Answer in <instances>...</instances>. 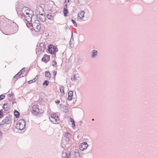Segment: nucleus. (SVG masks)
Here are the masks:
<instances>
[{
  "instance_id": "obj_52",
  "label": "nucleus",
  "mask_w": 158,
  "mask_h": 158,
  "mask_svg": "<svg viewBox=\"0 0 158 158\" xmlns=\"http://www.w3.org/2000/svg\"><path fill=\"white\" fill-rule=\"evenodd\" d=\"M16 80H17V79H16V80H15V81H16Z\"/></svg>"
},
{
  "instance_id": "obj_24",
  "label": "nucleus",
  "mask_w": 158,
  "mask_h": 158,
  "mask_svg": "<svg viewBox=\"0 0 158 158\" xmlns=\"http://www.w3.org/2000/svg\"><path fill=\"white\" fill-rule=\"evenodd\" d=\"M14 114L16 118H19L20 115V113L16 110H15L14 111Z\"/></svg>"
},
{
  "instance_id": "obj_45",
  "label": "nucleus",
  "mask_w": 158,
  "mask_h": 158,
  "mask_svg": "<svg viewBox=\"0 0 158 158\" xmlns=\"http://www.w3.org/2000/svg\"><path fill=\"white\" fill-rule=\"evenodd\" d=\"M2 132L0 131V138L2 137Z\"/></svg>"
},
{
  "instance_id": "obj_27",
  "label": "nucleus",
  "mask_w": 158,
  "mask_h": 158,
  "mask_svg": "<svg viewBox=\"0 0 158 158\" xmlns=\"http://www.w3.org/2000/svg\"><path fill=\"white\" fill-rule=\"evenodd\" d=\"M45 76L46 77H48L49 78H50L51 76L50 73L48 71H46L45 72Z\"/></svg>"
},
{
  "instance_id": "obj_39",
  "label": "nucleus",
  "mask_w": 158,
  "mask_h": 158,
  "mask_svg": "<svg viewBox=\"0 0 158 158\" xmlns=\"http://www.w3.org/2000/svg\"><path fill=\"white\" fill-rule=\"evenodd\" d=\"M24 71H25V68H23L19 72H20V73H23V72Z\"/></svg>"
},
{
  "instance_id": "obj_6",
  "label": "nucleus",
  "mask_w": 158,
  "mask_h": 158,
  "mask_svg": "<svg viewBox=\"0 0 158 158\" xmlns=\"http://www.w3.org/2000/svg\"><path fill=\"white\" fill-rule=\"evenodd\" d=\"M48 51L50 53L55 54V56H56V53L58 51V49L57 46L50 44L48 46Z\"/></svg>"
},
{
  "instance_id": "obj_38",
  "label": "nucleus",
  "mask_w": 158,
  "mask_h": 158,
  "mask_svg": "<svg viewBox=\"0 0 158 158\" xmlns=\"http://www.w3.org/2000/svg\"><path fill=\"white\" fill-rule=\"evenodd\" d=\"M71 79L72 81H75L77 79V78L75 77V75H74L73 77L71 78Z\"/></svg>"
},
{
  "instance_id": "obj_46",
  "label": "nucleus",
  "mask_w": 158,
  "mask_h": 158,
  "mask_svg": "<svg viewBox=\"0 0 158 158\" xmlns=\"http://www.w3.org/2000/svg\"><path fill=\"white\" fill-rule=\"evenodd\" d=\"M8 96L9 97H11V94H9L8 95Z\"/></svg>"
},
{
  "instance_id": "obj_23",
  "label": "nucleus",
  "mask_w": 158,
  "mask_h": 158,
  "mask_svg": "<svg viewBox=\"0 0 158 158\" xmlns=\"http://www.w3.org/2000/svg\"><path fill=\"white\" fill-rule=\"evenodd\" d=\"M10 109V106L7 103H5L3 106V109L5 111H7Z\"/></svg>"
},
{
  "instance_id": "obj_32",
  "label": "nucleus",
  "mask_w": 158,
  "mask_h": 158,
  "mask_svg": "<svg viewBox=\"0 0 158 158\" xmlns=\"http://www.w3.org/2000/svg\"><path fill=\"white\" fill-rule=\"evenodd\" d=\"M70 121L71 122H72V127H75V123L74 120H73L72 119L70 118Z\"/></svg>"
},
{
  "instance_id": "obj_30",
  "label": "nucleus",
  "mask_w": 158,
  "mask_h": 158,
  "mask_svg": "<svg viewBox=\"0 0 158 158\" xmlns=\"http://www.w3.org/2000/svg\"><path fill=\"white\" fill-rule=\"evenodd\" d=\"M49 84V81L48 80H45L44 81V82L43 83L42 85L43 86L46 85V86H48Z\"/></svg>"
},
{
  "instance_id": "obj_25",
  "label": "nucleus",
  "mask_w": 158,
  "mask_h": 158,
  "mask_svg": "<svg viewBox=\"0 0 158 158\" xmlns=\"http://www.w3.org/2000/svg\"><path fill=\"white\" fill-rule=\"evenodd\" d=\"M62 110L64 112L67 113L69 112L68 108L67 106H63L62 107Z\"/></svg>"
},
{
  "instance_id": "obj_1",
  "label": "nucleus",
  "mask_w": 158,
  "mask_h": 158,
  "mask_svg": "<svg viewBox=\"0 0 158 158\" xmlns=\"http://www.w3.org/2000/svg\"><path fill=\"white\" fill-rule=\"evenodd\" d=\"M3 26L2 32L7 35H10L16 33L18 30L19 27L16 23L13 21L4 17L1 22L0 21V25Z\"/></svg>"
},
{
  "instance_id": "obj_15",
  "label": "nucleus",
  "mask_w": 158,
  "mask_h": 158,
  "mask_svg": "<svg viewBox=\"0 0 158 158\" xmlns=\"http://www.w3.org/2000/svg\"><path fill=\"white\" fill-rule=\"evenodd\" d=\"M36 10L39 13V15H40L42 11L43 13H44V11L43 8L41 6H38L36 7Z\"/></svg>"
},
{
  "instance_id": "obj_22",
  "label": "nucleus",
  "mask_w": 158,
  "mask_h": 158,
  "mask_svg": "<svg viewBox=\"0 0 158 158\" xmlns=\"http://www.w3.org/2000/svg\"><path fill=\"white\" fill-rule=\"evenodd\" d=\"M91 57L93 58H96L98 55V52L96 50H93L91 54Z\"/></svg>"
},
{
  "instance_id": "obj_31",
  "label": "nucleus",
  "mask_w": 158,
  "mask_h": 158,
  "mask_svg": "<svg viewBox=\"0 0 158 158\" xmlns=\"http://www.w3.org/2000/svg\"><path fill=\"white\" fill-rule=\"evenodd\" d=\"M32 22H32H31V23H30V22H27V23L26 24L27 27L28 28L32 27Z\"/></svg>"
},
{
  "instance_id": "obj_10",
  "label": "nucleus",
  "mask_w": 158,
  "mask_h": 158,
  "mask_svg": "<svg viewBox=\"0 0 158 158\" xmlns=\"http://www.w3.org/2000/svg\"><path fill=\"white\" fill-rule=\"evenodd\" d=\"M32 109L33 113L35 115H37L39 113L40 110L38 108V106L37 105H34L32 106Z\"/></svg>"
},
{
  "instance_id": "obj_35",
  "label": "nucleus",
  "mask_w": 158,
  "mask_h": 158,
  "mask_svg": "<svg viewBox=\"0 0 158 158\" xmlns=\"http://www.w3.org/2000/svg\"><path fill=\"white\" fill-rule=\"evenodd\" d=\"M57 62H56L54 60L52 61V65L53 66H56V67Z\"/></svg>"
},
{
  "instance_id": "obj_49",
  "label": "nucleus",
  "mask_w": 158,
  "mask_h": 158,
  "mask_svg": "<svg viewBox=\"0 0 158 158\" xmlns=\"http://www.w3.org/2000/svg\"><path fill=\"white\" fill-rule=\"evenodd\" d=\"M80 123H82V122L81 121H80Z\"/></svg>"
},
{
  "instance_id": "obj_16",
  "label": "nucleus",
  "mask_w": 158,
  "mask_h": 158,
  "mask_svg": "<svg viewBox=\"0 0 158 158\" xmlns=\"http://www.w3.org/2000/svg\"><path fill=\"white\" fill-rule=\"evenodd\" d=\"M40 15H41V17H39V19L42 22H45L46 19L45 13H41Z\"/></svg>"
},
{
  "instance_id": "obj_3",
  "label": "nucleus",
  "mask_w": 158,
  "mask_h": 158,
  "mask_svg": "<svg viewBox=\"0 0 158 158\" xmlns=\"http://www.w3.org/2000/svg\"><path fill=\"white\" fill-rule=\"evenodd\" d=\"M26 121L23 119H19L16 126V128L19 130H23L26 127Z\"/></svg>"
},
{
  "instance_id": "obj_20",
  "label": "nucleus",
  "mask_w": 158,
  "mask_h": 158,
  "mask_svg": "<svg viewBox=\"0 0 158 158\" xmlns=\"http://www.w3.org/2000/svg\"><path fill=\"white\" fill-rule=\"evenodd\" d=\"M85 14V12L83 10H81L80 12L78 14V18L81 20H82L83 19L84 17V14Z\"/></svg>"
},
{
  "instance_id": "obj_29",
  "label": "nucleus",
  "mask_w": 158,
  "mask_h": 158,
  "mask_svg": "<svg viewBox=\"0 0 158 158\" xmlns=\"http://www.w3.org/2000/svg\"><path fill=\"white\" fill-rule=\"evenodd\" d=\"M22 74V73H20L19 72L15 75L13 78L14 79H17L18 77H19L20 76H21Z\"/></svg>"
},
{
  "instance_id": "obj_13",
  "label": "nucleus",
  "mask_w": 158,
  "mask_h": 158,
  "mask_svg": "<svg viewBox=\"0 0 158 158\" xmlns=\"http://www.w3.org/2000/svg\"><path fill=\"white\" fill-rule=\"evenodd\" d=\"M71 137V135L70 133L69 132H66L64 135V137L65 138V141L66 142V144L68 143L70 140V139Z\"/></svg>"
},
{
  "instance_id": "obj_4",
  "label": "nucleus",
  "mask_w": 158,
  "mask_h": 158,
  "mask_svg": "<svg viewBox=\"0 0 158 158\" xmlns=\"http://www.w3.org/2000/svg\"><path fill=\"white\" fill-rule=\"evenodd\" d=\"M29 10L30 12H32V13H33V11L29 8L25 7H23L20 10L18 11V13L17 14L18 16L20 17L22 19H23V17H24V15H26V11Z\"/></svg>"
},
{
  "instance_id": "obj_51",
  "label": "nucleus",
  "mask_w": 158,
  "mask_h": 158,
  "mask_svg": "<svg viewBox=\"0 0 158 158\" xmlns=\"http://www.w3.org/2000/svg\"><path fill=\"white\" fill-rule=\"evenodd\" d=\"M38 14H37V17H38Z\"/></svg>"
},
{
  "instance_id": "obj_19",
  "label": "nucleus",
  "mask_w": 158,
  "mask_h": 158,
  "mask_svg": "<svg viewBox=\"0 0 158 158\" xmlns=\"http://www.w3.org/2000/svg\"><path fill=\"white\" fill-rule=\"evenodd\" d=\"M78 149H75L74 152L73 156L74 158H80V154Z\"/></svg>"
},
{
  "instance_id": "obj_12",
  "label": "nucleus",
  "mask_w": 158,
  "mask_h": 158,
  "mask_svg": "<svg viewBox=\"0 0 158 158\" xmlns=\"http://www.w3.org/2000/svg\"><path fill=\"white\" fill-rule=\"evenodd\" d=\"M50 56L45 54L42 58L41 60L45 63H47L50 60Z\"/></svg>"
},
{
  "instance_id": "obj_50",
  "label": "nucleus",
  "mask_w": 158,
  "mask_h": 158,
  "mask_svg": "<svg viewBox=\"0 0 158 158\" xmlns=\"http://www.w3.org/2000/svg\"><path fill=\"white\" fill-rule=\"evenodd\" d=\"M92 121H94V118H93V119H92Z\"/></svg>"
},
{
  "instance_id": "obj_18",
  "label": "nucleus",
  "mask_w": 158,
  "mask_h": 158,
  "mask_svg": "<svg viewBox=\"0 0 158 158\" xmlns=\"http://www.w3.org/2000/svg\"><path fill=\"white\" fill-rule=\"evenodd\" d=\"M55 15L54 13H49L47 15V18L50 20H53Z\"/></svg>"
},
{
  "instance_id": "obj_11",
  "label": "nucleus",
  "mask_w": 158,
  "mask_h": 158,
  "mask_svg": "<svg viewBox=\"0 0 158 158\" xmlns=\"http://www.w3.org/2000/svg\"><path fill=\"white\" fill-rule=\"evenodd\" d=\"M88 145L86 142H83L79 145V149L83 151L88 147Z\"/></svg>"
},
{
  "instance_id": "obj_33",
  "label": "nucleus",
  "mask_w": 158,
  "mask_h": 158,
  "mask_svg": "<svg viewBox=\"0 0 158 158\" xmlns=\"http://www.w3.org/2000/svg\"><path fill=\"white\" fill-rule=\"evenodd\" d=\"M3 111L2 109L0 110V118L4 116V114L3 113Z\"/></svg>"
},
{
  "instance_id": "obj_21",
  "label": "nucleus",
  "mask_w": 158,
  "mask_h": 158,
  "mask_svg": "<svg viewBox=\"0 0 158 158\" xmlns=\"http://www.w3.org/2000/svg\"><path fill=\"white\" fill-rule=\"evenodd\" d=\"M73 91H69L68 93V99L69 101H70L73 98Z\"/></svg>"
},
{
  "instance_id": "obj_47",
  "label": "nucleus",
  "mask_w": 158,
  "mask_h": 158,
  "mask_svg": "<svg viewBox=\"0 0 158 158\" xmlns=\"http://www.w3.org/2000/svg\"><path fill=\"white\" fill-rule=\"evenodd\" d=\"M68 27V26H65V27H64V28H65V29H67Z\"/></svg>"
},
{
  "instance_id": "obj_37",
  "label": "nucleus",
  "mask_w": 158,
  "mask_h": 158,
  "mask_svg": "<svg viewBox=\"0 0 158 158\" xmlns=\"http://www.w3.org/2000/svg\"><path fill=\"white\" fill-rule=\"evenodd\" d=\"M5 97V96L3 94L0 95V101L4 99Z\"/></svg>"
},
{
  "instance_id": "obj_34",
  "label": "nucleus",
  "mask_w": 158,
  "mask_h": 158,
  "mask_svg": "<svg viewBox=\"0 0 158 158\" xmlns=\"http://www.w3.org/2000/svg\"><path fill=\"white\" fill-rule=\"evenodd\" d=\"M60 91L61 93H62L63 94H64V87L63 86H61L60 88Z\"/></svg>"
},
{
  "instance_id": "obj_5",
  "label": "nucleus",
  "mask_w": 158,
  "mask_h": 158,
  "mask_svg": "<svg viewBox=\"0 0 158 158\" xmlns=\"http://www.w3.org/2000/svg\"><path fill=\"white\" fill-rule=\"evenodd\" d=\"M12 118V116L11 115H8L2 120V123H0V127L3 126L4 124H9L11 121Z\"/></svg>"
},
{
  "instance_id": "obj_17",
  "label": "nucleus",
  "mask_w": 158,
  "mask_h": 158,
  "mask_svg": "<svg viewBox=\"0 0 158 158\" xmlns=\"http://www.w3.org/2000/svg\"><path fill=\"white\" fill-rule=\"evenodd\" d=\"M22 4L19 2H18L15 5V9L17 14L18 11L20 10L22 8Z\"/></svg>"
},
{
  "instance_id": "obj_14",
  "label": "nucleus",
  "mask_w": 158,
  "mask_h": 158,
  "mask_svg": "<svg viewBox=\"0 0 158 158\" xmlns=\"http://www.w3.org/2000/svg\"><path fill=\"white\" fill-rule=\"evenodd\" d=\"M63 151L62 152V156L63 157H65V158H69L70 157L71 155V152L69 151Z\"/></svg>"
},
{
  "instance_id": "obj_48",
  "label": "nucleus",
  "mask_w": 158,
  "mask_h": 158,
  "mask_svg": "<svg viewBox=\"0 0 158 158\" xmlns=\"http://www.w3.org/2000/svg\"><path fill=\"white\" fill-rule=\"evenodd\" d=\"M26 12H28L30 13H31V12H32H32H29V10L26 11Z\"/></svg>"
},
{
  "instance_id": "obj_44",
  "label": "nucleus",
  "mask_w": 158,
  "mask_h": 158,
  "mask_svg": "<svg viewBox=\"0 0 158 158\" xmlns=\"http://www.w3.org/2000/svg\"><path fill=\"white\" fill-rule=\"evenodd\" d=\"M69 2V0H65V3H68Z\"/></svg>"
},
{
  "instance_id": "obj_36",
  "label": "nucleus",
  "mask_w": 158,
  "mask_h": 158,
  "mask_svg": "<svg viewBox=\"0 0 158 158\" xmlns=\"http://www.w3.org/2000/svg\"><path fill=\"white\" fill-rule=\"evenodd\" d=\"M71 21L74 24V26L75 27H77V24L76 23L73 19H72Z\"/></svg>"
},
{
  "instance_id": "obj_2",
  "label": "nucleus",
  "mask_w": 158,
  "mask_h": 158,
  "mask_svg": "<svg viewBox=\"0 0 158 158\" xmlns=\"http://www.w3.org/2000/svg\"><path fill=\"white\" fill-rule=\"evenodd\" d=\"M32 23V28L35 32H38L40 30L41 26L40 23L38 19H34Z\"/></svg>"
},
{
  "instance_id": "obj_7",
  "label": "nucleus",
  "mask_w": 158,
  "mask_h": 158,
  "mask_svg": "<svg viewBox=\"0 0 158 158\" xmlns=\"http://www.w3.org/2000/svg\"><path fill=\"white\" fill-rule=\"evenodd\" d=\"M33 15H32L31 13L26 12V15H24V17H23V19H24L27 22H32L34 20L32 19V17L33 16Z\"/></svg>"
},
{
  "instance_id": "obj_9",
  "label": "nucleus",
  "mask_w": 158,
  "mask_h": 158,
  "mask_svg": "<svg viewBox=\"0 0 158 158\" xmlns=\"http://www.w3.org/2000/svg\"><path fill=\"white\" fill-rule=\"evenodd\" d=\"M51 117L52 118L53 120H50L53 123L56 124V123L59 120V116L57 115L55 113L52 114H51Z\"/></svg>"
},
{
  "instance_id": "obj_41",
  "label": "nucleus",
  "mask_w": 158,
  "mask_h": 158,
  "mask_svg": "<svg viewBox=\"0 0 158 158\" xmlns=\"http://www.w3.org/2000/svg\"><path fill=\"white\" fill-rule=\"evenodd\" d=\"M60 102L59 100H57L55 101V102L56 104H59L60 103Z\"/></svg>"
},
{
  "instance_id": "obj_8",
  "label": "nucleus",
  "mask_w": 158,
  "mask_h": 158,
  "mask_svg": "<svg viewBox=\"0 0 158 158\" xmlns=\"http://www.w3.org/2000/svg\"><path fill=\"white\" fill-rule=\"evenodd\" d=\"M46 48V45L44 42L40 43L39 46L37 47L36 52H40L41 51L43 52Z\"/></svg>"
},
{
  "instance_id": "obj_43",
  "label": "nucleus",
  "mask_w": 158,
  "mask_h": 158,
  "mask_svg": "<svg viewBox=\"0 0 158 158\" xmlns=\"http://www.w3.org/2000/svg\"><path fill=\"white\" fill-rule=\"evenodd\" d=\"M72 38L73 40V31H72V34H71V39Z\"/></svg>"
},
{
  "instance_id": "obj_26",
  "label": "nucleus",
  "mask_w": 158,
  "mask_h": 158,
  "mask_svg": "<svg viewBox=\"0 0 158 158\" xmlns=\"http://www.w3.org/2000/svg\"><path fill=\"white\" fill-rule=\"evenodd\" d=\"M63 12L64 16H67L68 15V14L69 13V11L67 9L64 8L63 10Z\"/></svg>"
},
{
  "instance_id": "obj_40",
  "label": "nucleus",
  "mask_w": 158,
  "mask_h": 158,
  "mask_svg": "<svg viewBox=\"0 0 158 158\" xmlns=\"http://www.w3.org/2000/svg\"><path fill=\"white\" fill-rule=\"evenodd\" d=\"M53 75H54V79H55V76L56 74V73H57V72H56V71H53Z\"/></svg>"
},
{
  "instance_id": "obj_28",
  "label": "nucleus",
  "mask_w": 158,
  "mask_h": 158,
  "mask_svg": "<svg viewBox=\"0 0 158 158\" xmlns=\"http://www.w3.org/2000/svg\"><path fill=\"white\" fill-rule=\"evenodd\" d=\"M37 77H38L37 75L36 76V77L35 78H34L33 79L28 81V83L29 84H31L32 82H33L36 81L37 79Z\"/></svg>"
},
{
  "instance_id": "obj_42",
  "label": "nucleus",
  "mask_w": 158,
  "mask_h": 158,
  "mask_svg": "<svg viewBox=\"0 0 158 158\" xmlns=\"http://www.w3.org/2000/svg\"><path fill=\"white\" fill-rule=\"evenodd\" d=\"M67 6L68 5L67 4H66L64 5V8L67 9Z\"/></svg>"
}]
</instances>
